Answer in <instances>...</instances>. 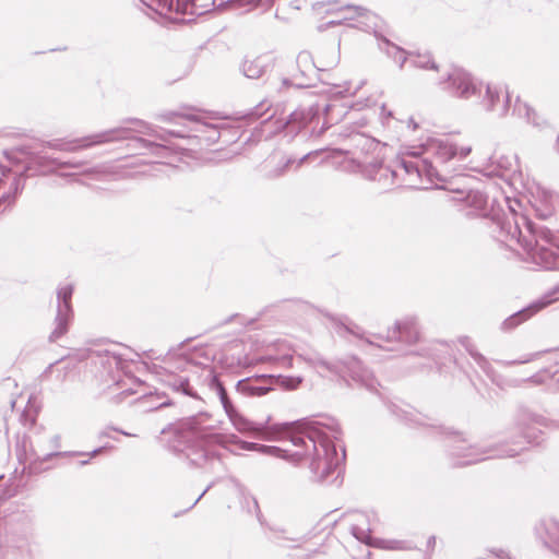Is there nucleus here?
Listing matches in <instances>:
<instances>
[{
    "label": "nucleus",
    "mask_w": 559,
    "mask_h": 559,
    "mask_svg": "<svg viewBox=\"0 0 559 559\" xmlns=\"http://www.w3.org/2000/svg\"><path fill=\"white\" fill-rule=\"evenodd\" d=\"M72 294L73 286L70 284L60 286L57 290V314L55 318V329L49 336L51 342H56L68 332V328L73 316L71 307Z\"/></svg>",
    "instance_id": "1a4fd4ad"
},
{
    "label": "nucleus",
    "mask_w": 559,
    "mask_h": 559,
    "mask_svg": "<svg viewBox=\"0 0 559 559\" xmlns=\"http://www.w3.org/2000/svg\"><path fill=\"white\" fill-rule=\"evenodd\" d=\"M346 331H348L349 333H353L357 336H359L358 332L357 331H354L353 329H350L349 326H345Z\"/></svg>",
    "instance_id": "09e8293b"
},
{
    "label": "nucleus",
    "mask_w": 559,
    "mask_h": 559,
    "mask_svg": "<svg viewBox=\"0 0 559 559\" xmlns=\"http://www.w3.org/2000/svg\"><path fill=\"white\" fill-rule=\"evenodd\" d=\"M407 126H408L409 128H412L414 131H415V130L417 129V127H418V126H417V123L414 121V119H413V118H409V119L407 120Z\"/></svg>",
    "instance_id": "c03bdc74"
},
{
    "label": "nucleus",
    "mask_w": 559,
    "mask_h": 559,
    "mask_svg": "<svg viewBox=\"0 0 559 559\" xmlns=\"http://www.w3.org/2000/svg\"><path fill=\"white\" fill-rule=\"evenodd\" d=\"M210 385H211V389L219 397V401H221L226 414H229L230 412H233L235 409V407L233 406L231 402L229 401V399L227 396V392H226L225 388L223 386V384L216 378H213L211 380Z\"/></svg>",
    "instance_id": "c756f323"
},
{
    "label": "nucleus",
    "mask_w": 559,
    "mask_h": 559,
    "mask_svg": "<svg viewBox=\"0 0 559 559\" xmlns=\"http://www.w3.org/2000/svg\"><path fill=\"white\" fill-rule=\"evenodd\" d=\"M388 340H397L407 344L417 343L420 340L418 319L415 316H407L396 321L393 329L388 331Z\"/></svg>",
    "instance_id": "f3484780"
},
{
    "label": "nucleus",
    "mask_w": 559,
    "mask_h": 559,
    "mask_svg": "<svg viewBox=\"0 0 559 559\" xmlns=\"http://www.w3.org/2000/svg\"><path fill=\"white\" fill-rule=\"evenodd\" d=\"M134 129L119 127L104 132H99L71 142L51 141L47 142V146L53 150L74 152L76 150L91 147L94 145L110 143L130 138V132Z\"/></svg>",
    "instance_id": "6e6552de"
},
{
    "label": "nucleus",
    "mask_w": 559,
    "mask_h": 559,
    "mask_svg": "<svg viewBox=\"0 0 559 559\" xmlns=\"http://www.w3.org/2000/svg\"><path fill=\"white\" fill-rule=\"evenodd\" d=\"M163 382L167 386L171 388L174 391L182 392L189 396H193V397L195 396V394L193 393V391L191 390V388L189 385L188 378H186L181 374H175L173 372H169V373L165 374V377L163 378Z\"/></svg>",
    "instance_id": "cd10ccee"
},
{
    "label": "nucleus",
    "mask_w": 559,
    "mask_h": 559,
    "mask_svg": "<svg viewBox=\"0 0 559 559\" xmlns=\"http://www.w3.org/2000/svg\"><path fill=\"white\" fill-rule=\"evenodd\" d=\"M536 532L547 547L559 549V522L552 519L544 520Z\"/></svg>",
    "instance_id": "393cba45"
},
{
    "label": "nucleus",
    "mask_w": 559,
    "mask_h": 559,
    "mask_svg": "<svg viewBox=\"0 0 559 559\" xmlns=\"http://www.w3.org/2000/svg\"><path fill=\"white\" fill-rule=\"evenodd\" d=\"M366 342H367L368 344H370V345H373V342H372V341H370V340H366Z\"/></svg>",
    "instance_id": "5fc2aeb1"
},
{
    "label": "nucleus",
    "mask_w": 559,
    "mask_h": 559,
    "mask_svg": "<svg viewBox=\"0 0 559 559\" xmlns=\"http://www.w3.org/2000/svg\"><path fill=\"white\" fill-rule=\"evenodd\" d=\"M262 0H228L224 5L230 9L247 8V11L259 5Z\"/></svg>",
    "instance_id": "72a5a7b5"
},
{
    "label": "nucleus",
    "mask_w": 559,
    "mask_h": 559,
    "mask_svg": "<svg viewBox=\"0 0 559 559\" xmlns=\"http://www.w3.org/2000/svg\"><path fill=\"white\" fill-rule=\"evenodd\" d=\"M292 425V433L304 436L305 443L295 445V451L270 445L269 454L276 457H290L299 461L304 457H310V469L318 480H326L341 465L345 457L342 450L340 454L333 440H337L341 435L338 424L332 418L323 420H312L305 423H289Z\"/></svg>",
    "instance_id": "f03ea898"
},
{
    "label": "nucleus",
    "mask_w": 559,
    "mask_h": 559,
    "mask_svg": "<svg viewBox=\"0 0 559 559\" xmlns=\"http://www.w3.org/2000/svg\"><path fill=\"white\" fill-rule=\"evenodd\" d=\"M152 11L156 12L160 16L168 19L171 22H183V19H179L178 15L182 14H194L195 4L194 0H140Z\"/></svg>",
    "instance_id": "9d476101"
},
{
    "label": "nucleus",
    "mask_w": 559,
    "mask_h": 559,
    "mask_svg": "<svg viewBox=\"0 0 559 559\" xmlns=\"http://www.w3.org/2000/svg\"><path fill=\"white\" fill-rule=\"evenodd\" d=\"M513 115L539 130L548 126V120L544 116L538 114L528 103L520 98H516Z\"/></svg>",
    "instance_id": "5701e85b"
},
{
    "label": "nucleus",
    "mask_w": 559,
    "mask_h": 559,
    "mask_svg": "<svg viewBox=\"0 0 559 559\" xmlns=\"http://www.w3.org/2000/svg\"><path fill=\"white\" fill-rule=\"evenodd\" d=\"M61 445V438L59 435H52L49 437H40L36 441V445L34 448V452L38 457H43L44 461L53 457V456H67V455H75L76 453L71 452H58L56 451Z\"/></svg>",
    "instance_id": "4be33fe9"
},
{
    "label": "nucleus",
    "mask_w": 559,
    "mask_h": 559,
    "mask_svg": "<svg viewBox=\"0 0 559 559\" xmlns=\"http://www.w3.org/2000/svg\"><path fill=\"white\" fill-rule=\"evenodd\" d=\"M210 486L195 499V501L193 502L192 506L197 504L198 501H200V499L205 495V492L209 490Z\"/></svg>",
    "instance_id": "de8ad7c7"
},
{
    "label": "nucleus",
    "mask_w": 559,
    "mask_h": 559,
    "mask_svg": "<svg viewBox=\"0 0 559 559\" xmlns=\"http://www.w3.org/2000/svg\"><path fill=\"white\" fill-rule=\"evenodd\" d=\"M544 418L527 412H522L516 419V430L521 433L519 440L513 441L512 447L498 445L495 448H477L474 445H465V441L461 440L459 445L452 450L453 455L460 459V464L467 465L491 457H513L518 455L524 448L525 443H530L534 438V433L530 431V424L543 425Z\"/></svg>",
    "instance_id": "20e7f679"
},
{
    "label": "nucleus",
    "mask_w": 559,
    "mask_h": 559,
    "mask_svg": "<svg viewBox=\"0 0 559 559\" xmlns=\"http://www.w3.org/2000/svg\"><path fill=\"white\" fill-rule=\"evenodd\" d=\"M338 52L336 49H329V58L313 56L310 51H300L296 63L301 74L305 76L314 75L317 71H324L334 67L338 62Z\"/></svg>",
    "instance_id": "ddd939ff"
},
{
    "label": "nucleus",
    "mask_w": 559,
    "mask_h": 559,
    "mask_svg": "<svg viewBox=\"0 0 559 559\" xmlns=\"http://www.w3.org/2000/svg\"><path fill=\"white\" fill-rule=\"evenodd\" d=\"M379 48L382 51H384L390 58H392L394 61H396L399 63L400 68H402L404 66V63L408 60V57H409V61L415 68L437 69L436 63L432 61L429 53H424V55L409 53L407 56V53L404 49L392 44L386 38H381V40L379 43Z\"/></svg>",
    "instance_id": "f8f14e48"
},
{
    "label": "nucleus",
    "mask_w": 559,
    "mask_h": 559,
    "mask_svg": "<svg viewBox=\"0 0 559 559\" xmlns=\"http://www.w3.org/2000/svg\"><path fill=\"white\" fill-rule=\"evenodd\" d=\"M176 118H181L190 122L191 127L187 128V132H195V136L204 138V140H206L207 142H215L219 138L218 127L216 124H212L204 121L203 118L199 115L177 111H169L160 115V119L168 122H175ZM136 124L139 126V128L134 129L135 132L156 136L162 141H166L168 135L176 138L188 136L186 130H168L158 134L151 126L146 124L143 121H138Z\"/></svg>",
    "instance_id": "39448f33"
},
{
    "label": "nucleus",
    "mask_w": 559,
    "mask_h": 559,
    "mask_svg": "<svg viewBox=\"0 0 559 559\" xmlns=\"http://www.w3.org/2000/svg\"><path fill=\"white\" fill-rule=\"evenodd\" d=\"M556 374H557L556 371L550 373L547 370H542V371L535 373L530 379H527V381L532 382L533 384H543V383H546L547 380H555L556 382L559 383V378H556Z\"/></svg>",
    "instance_id": "473e14b6"
},
{
    "label": "nucleus",
    "mask_w": 559,
    "mask_h": 559,
    "mask_svg": "<svg viewBox=\"0 0 559 559\" xmlns=\"http://www.w3.org/2000/svg\"><path fill=\"white\" fill-rule=\"evenodd\" d=\"M318 366H321L330 371L341 373L343 377L347 374L354 381L361 383L370 391L377 390L378 382L373 378L372 373L367 370L358 359L354 357L350 358V360L346 362L342 368L338 366L330 365L324 360H319Z\"/></svg>",
    "instance_id": "9b49d317"
},
{
    "label": "nucleus",
    "mask_w": 559,
    "mask_h": 559,
    "mask_svg": "<svg viewBox=\"0 0 559 559\" xmlns=\"http://www.w3.org/2000/svg\"><path fill=\"white\" fill-rule=\"evenodd\" d=\"M448 88L461 98H469L479 91L471 75L462 69L454 68L448 73Z\"/></svg>",
    "instance_id": "dca6fc26"
},
{
    "label": "nucleus",
    "mask_w": 559,
    "mask_h": 559,
    "mask_svg": "<svg viewBox=\"0 0 559 559\" xmlns=\"http://www.w3.org/2000/svg\"><path fill=\"white\" fill-rule=\"evenodd\" d=\"M320 111L319 106H309L307 108H299L292 112L285 121L284 129L287 134H296L307 123L311 122Z\"/></svg>",
    "instance_id": "412c9836"
},
{
    "label": "nucleus",
    "mask_w": 559,
    "mask_h": 559,
    "mask_svg": "<svg viewBox=\"0 0 559 559\" xmlns=\"http://www.w3.org/2000/svg\"><path fill=\"white\" fill-rule=\"evenodd\" d=\"M522 225L526 227L528 233H532V225L524 216H518L515 213H512L511 216H507L500 223V231L501 235L504 236V241H515L521 243L532 255V258L536 261H539L546 269L557 267L558 262L556 254L551 249L545 248L543 245H539L537 241L533 246L530 240L526 239V236L523 235Z\"/></svg>",
    "instance_id": "423d86ee"
},
{
    "label": "nucleus",
    "mask_w": 559,
    "mask_h": 559,
    "mask_svg": "<svg viewBox=\"0 0 559 559\" xmlns=\"http://www.w3.org/2000/svg\"><path fill=\"white\" fill-rule=\"evenodd\" d=\"M270 63L271 57L266 55L247 59L242 63V72L249 79H259L266 71Z\"/></svg>",
    "instance_id": "a878e982"
},
{
    "label": "nucleus",
    "mask_w": 559,
    "mask_h": 559,
    "mask_svg": "<svg viewBox=\"0 0 559 559\" xmlns=\"http://www.w3.org/2000/svg\"><path fill=\"white\" fill-rule=\"evenodd\" d=\"M557 145H558V148H559V134L557 136Z\"/></svg>",
    "instance_id": "13d9d810"
},
{
    "label": "nucleus",
    "mask_w": 559,
    "mask_h": 559,
    "mask_svg": "<svg viewBox=\"0 0 559 559\" xmlns=\"http://www.w3.org/2000/svg\"><path fill=\"white\" fill-rule=\"evenodd\" d=\"M471 152V145H459L450 138L428 139L419 148L409 151L406 154L407 157L401 159L396 169L380 165L377 170L378 177L373 179L383 180L384 189L392 187L395 178L400 177H402V185L408 188L427 189L426 183H429L440 189L444 180L429 158L435 157L438 163L445 164L454 158L462 160Z\"/></svg>",
    "instance_id": "f257e3e1"
},
{
    "label": "nucleus",
    "mask_w": 559,
    "mask_h": 559,
    "mask_svg": "<svg viewBox=\"0 0 559 559\" xmlns=\"http://www.w3.org/2000/svg\"><path fill=\"white\" fill-rule=\"evenodd\" d=\"M274 381L287 390H294L298 388V385L302 382V379L300 377L278 376L275 377Z\"/></svg>",
    "instance_id": "2f4dec72"
},
{
    "label": "nucleus",
    "mask_w": 559,
    "mask_h": 559,
    "mask_svg": "<svg viewBox=\"0 0 559 559\" xmlns=\"http://www.w3.org/2000/svg\"><path fill=\"white\" fill-rule=\"evenodd\" d=\"M540 199L546 204L545 213H543L542 215L544 217H547L548 215L551 214V212L559 204V195L556 194L552 191L542 190L540 191Z\"/></svg>",
    "instance_id": "7c9ffc66"
},
{
    "label": "nucleus",
    "mask_w": 559,
    "mask_h": 559,
    "mask_svg": "<svg viewBox=\"0 0 559 559\" xmlns=\"http://www.w3.org/2000/svg\"><path fill=\"white\" fill-rule=\"evenodd\" d=\"M32 163L39 167H79L81 164H71V163H61L56 158L48 157L41 153H33L32 154Z\"/></svg>",
    "instance_id": "c85d7f7f"
},
{
    "label": "nucleus",
    "mask_w": 559,
    "mask_h": 559,
    "mask_svg": "<svg viewBox=\"0 0 559 559\" xmlns=\"http://www.w3.org/2000/svg\"><path fill=\"white\" fill-rule=\"evenodd\" d=\"M15 200H16L15 194H12V192H8L0 198L1 204L8 203V205H10V206H12L15 203Z\"/></svg>",
    "instance_id": "c9c22d12"
},
{
    "label": "nucleus",
    "mask_w": 559,
    "mask_h": 559,
    "mask_svg": "<svg viewBox=\"0 0 559 559\" xmlns=\"http://www.w3.org/2000/svg\"><path fill=\"white\" fill-rule=\"evenodd\" d=\"M555 293H556V290L544 295L542 298L533 301L526 308H524V309L518 311L516 313H513L509 318H507L501 323V330L510 331V330L514 329L515 326H518L522 322L526 321L527 319H530L532 316H534L542 309H544L547 306H549L550 304H552L555 300H557V298L552 297Z\"/></svg>",
    "instance_id": "a211bd4d"
},
{
    "label": "nucleus",
    "mask_w": 559,
    "mask_h": 559,
    "mask_svg": "<svg viewBox=\"0 0 559 559\" xmlns=\"http://www.w3.org/2000/svg\"><path fill=\"white\" fill-rule=\"evenodd\" d=\"M22 191V187L20 185V180L19 179H15L13 185H12V194H15V198L17 197V194Z\"/></svg>",
    "instance_id": "a19ab883"
},
{
    "label": "nucleus",
    "mask_w": 559,
    "mask_h": 559,
    "mask_svg": "<svg viewBox=\"0 0 559 559\" xmlns=\"http://www.w3.org/2000/svg\"><path fill=\"white\" fill-rule=\"evenodd\" d=\"M138 141L140 143H142L145 147L156 148V150H165L166 148V146H164V145L154 144V143L148 142V141L144 140V139H138Z\"/></svg>",
    "instance_id": "4c0bfd02"
},
{
    "label": "nucleus",
    "mask_w": 559,
    "mask_h": 559,
    "mask_svg": "<svg viewBox=\"0 0 559 559\" xmlns=\"http://www.w3.org/2000/svg\"><path fill=\"white\" fill-rule=\"evenodd\" d=\"M538 355H539L538 353L528 354V355L522 357L519 360H512V361L499 360L498 364L501 365V366L526 364V362L535 360L538 357Z\"/></svg>",
    "instance_id": "f704fd0d"
},
{
    "label": "nucleus",
    "mask_w": 559,
    "mask_h": 559,
    "mask_svg": "<svg viewBox=\"0 0 559 559\" xmlns=\"http://www.w3.org/2000/svg\"><path fill=\"white\" fill-rule=\"evenodd\" d=\"M501 557V559H511L507 554H504L503 551H501V555H499Z\"/></svg>",
    "instance_id": "3c124183"
},
{
    "label": "nucleus",
    "mask_w": 559,
    "mask_h": 559,
    "mask_svg": "<svg viewBox=\"0 0 559 559\" xmlns=\"http://www.w3.org/2000/svg\"><path fill=\"white\" fill-rule=\"evenodd\" d=\"M87 463H88V461H83L81 464H82V465H85V464H87Z\"/></svg>",
    "instance_id": "052dcab7"
},
{
    "label": "nucleus",
    "mask_w": 559,
    "mask_h": 559,
    "mask_svg": "<svg viewBox=\"0 0 559 559\" xmlns=\"http://www.w3.org/2000/svg\"><path fill=\"white\" fill-rule=\"evenodd\" d=\"M440 189L453 192L455 194L453 198L455 201H462L467 207L472 209L471 214L483 211L487 204L486 195L478 190L454 187L452 182L440 186Z\"/></svg>",
    "instance_id": "6ab92c4d"
},
{
    "label": "nucleus",
    "mask_w": 559,
    "mask_h": 559,
    "mask_svg": "<svg viewBox=\"0 0 559 559\" xmlns=\"http://www.w3.org/2000/svg\"><path fill=\"white\" fill-rule=\"evenodd\" d=\"M331 48L336 49L334 46L321 48L316 52V56H320L321 58H329V49H331Z\"/></svg>",
    "instance_id": "ea45409f"
},
{
    "label": "nucleus",
    "mask_w": 559,
    "mask_h": 559,
    "mask_svg": "<svg viewBox=\"0 0 559 559\" xmlns=\"http://www.w3.org/2000/svg\"><path fill=\"white\" fill-rule=\"evenodd\" d=\"M270 445L259 444L258 452L267 455Z\"/></svg>",
    "instance_id": "37998d69"
},
{
    "label": "nucleus",
    "mask_w": 559,
    "mask_h": 559,
    "mask_svg": "<svg viewBox=\"0 0 559 559\" xmlns=\"http://www.w3.org/2000/svg\"><path fill=\"white\" fill-rule=\"evenodd\" d=\"M120 432L123 433L124 436H131L130 433L124 432V431H120Z\"/></svg>",
    "instance_id": "4d7b16f0"
},
{
    "label": "nucleus",
    "mask_w": 559,
    "mask_h": 559,
    "mask_svg": "<svg viewBox=\"0 0 559 559\" xmlns=\"http://www.w3.org/2000/svg\"><path fill=\"white\" fill-rule=\"evenodd\" d=\"M355 523L352 524L350 532L361 543L379 547L382 549H403V542L400 540H386V539H373L370 535L371 530L369 521L366 514L357 513Z\"/></svg>",
    "instance_id": "2eb2a0df"
},
{
    "label": "nucleus",
    "mask_w": 559,
    "mask_h": 559,
    "mask_svg": "<svg viewBox=\"0 0 559 559\" xmlns=\"http://www.w3.org/2000/svg\"><path fill=\"white\" fill-rule=\"evenodd\" d=\"M252 501H253L254 507L258 509V502L254 499Z\"/></svg>",
    "instance_id": "6e6d98bb"
},
{
    "label": "nucleus",
    "mask_w": 559,
    "mask_h": 559,
    "mask_svg": "<svg viewBox=\"0 0 559 559\" xmlns=\"http://www.w3.org/2000/svg\"><path fill=\"white\" fill-rule=\"evenodd\" d=\"M317 154H318V152L309 153V154L305 155V156H304L302 158H300V160L298 162V166H300V165L304 163V160H306L307 158H310L311 156L317 155Z\"/></svg>",
    "instance_id": "a18cd8bd"
},
{
    "label": "nucleus",
    "mask_w": 559,
    "mask_h": 559,
    "mask_svg": "<svg viewBox=\"0 0 559 559\" xmlns=\"http://www.w3.org/2000/svg\"><path fill=\"white\" fill-rule=\"evenodd\" d=\"M460 343L468 350L469 355L476 361V364L486 372V374L499 386H502V383L497 379L492 368L488 360L478 352L474 349L471 344V341L467 336H464L460 340Z\"/></svg>",
    "instance_id": "bb28decb"
},
{
    "label": "nucleus",
    "mask_w": 559,
    "mask_h": 559,
    "mask_svg": "<svg viewBox=\"0 0 559 559\" xmlns=\"http://www.w3.org/2000/svg\"><path fill=\"white\" fill-rule=\"evenodd\" d=\"M417 423H418L419 425H427L426 423H424V421H419V420H418Z\"/></svg>",
    "instance_id": "bf43d9fd"
},
{
    "label": "nucleus",
    "mask_w": 559,
    "mask_h": 559,
    "mask_svg": "<svg viewBox=\"0 0 559 559\" xmlns=\"http://www.w3.org/2000/svg\"><path fill=\"white\" fill-rule=\"evenodd\" d=\"M259 443L241 441V449L247 451H258Z\"/></svg>",
    "instance_id": "58836bf2"
},
{
    "label": "nucleus",
    "mask_w": 559,
    "mask_h": 559,
    "mask_svg": "<svg viewBox=\"0 0 559 559\" xmlns=\"http://www.w3.org/2000/svg\"><path fill=\"white\" fill-rule=\"evenodd\" d=\"M274 376H269L255 380H241L237 384V390L249 396H262L271 391V383L274 382Z\"/></svg>",
    "instance_id": "b1692460"
},
{
    "label": "nucleus",
    "mask_w": 559,
    "mask_h": 559,
    "mask_svg": "<svg viewBox=\"0 0 559 559\" xmlns=\"http://www.w3.org/2000/svg\"><path fill=\"white\" fill-rule=\"evenodd\" d=\"M168 404H169V403H168L167 401H164V402L159 403V404H158V406H156V408H158V407H163V406H166V405H168Z\"/></svg>",
    "instance_id": "603ef678"
},
{
    "label": "nucleus",
    "mask_w": 559,
    "mask_h": 559,
    "mask_svg": "<svg viewBox=\"0 0 559 559\" xmlns=\"http://www.w3.org/2000/svg\"><path fill=\"white\" fill-rule=\"evenodd\" d=\"M342 12L345 13L344 16L336 20H331L328 22V25L334 26L340 25L344 21H353L356 20L357 23L354 25L355 27L361 28L366 32H373L377 34V29L379 28L380 19L374 13L368 11L362 7H353L347 5L342 9Z\"/></svg>",
    "instance_id": "4468645a"
},
{
    "label": "nucleus",
    "mask_w": 559,
    "mask_h": 559,
    "mask_svg": "<svg viewBox=\"0 0 559 559\" xmlns=\"http://www.w3.org/2000/svg\"><path fill=\"white\" fill-rule=\"evenodd\" d=\"M436 543V538L433 536H431L429 539H428V546H432L435 545Z\"/></svg>",
    "instance_id": "8fccbe9b"
},
{
    "label": "nucleus",
    "mask_w": 559,
    "mask_h": 559,
    "mask_svg": "<svg viewBox=\"0 0 559 559\" xmlns=\"http://www.w3.org/2000/svg\"><path fill=\"white\" fill-rule=\"evenodd\" d=\"M293 163L292 159H287L281 168L274 170V171H270L269 176L270 177H278L281 176L282 174H284L285 169L289 166V164Z\"/></svg>",
    "instance_id": "e433bc0d"
},
{
    "label": "nucleus",
    "mask_w": 559,
    "mask_h": 559,
    "mask_svg": "<svg viewBox=\"0 0 559 559\" xmlns=\"http://www.w3.org/2000/svg\"><path fill=\"white\" fill-rule=\"evenodd\" d=\"M102 451H103V448H98V449H96V450L92 451L88 455H90L91 457H93V456H96V455H97L98 453H100Z\"/></svg>",
    "instance_id": "49530a36"
},
{
    "label": "nucleus",
    "mask_w": 559,
    "mask_h": 559,
    "mask_svg": "<svg viewBox=\"0 0 559 559\" xmlns=\"http://www.w3.org/2000/svg\"><path fill=\"white\" fill-rule=\"evenodd\" d=\"M206 419L204 415L188 418L181 425L179 442L183 447H175L182 452L192 465L203 466L206 462L212 465H222L221 459L215 450L217 445L225 443V436L209 431L203 423Z\"/></svg>",
    "instance_id": "7ed1b4c3"
},
{
    "label": "nucleus",
    "mask_w": 559,
    "mask_h": 559,
    "mask_svg": "<svg viewBox=\"0 0 559 559\" xmlns=\"http://www.w3.org/2000/svg\"><path fill=\"white\" fill-rule=\"evenodd\" d=\"M509 100L508 91H502L497 86H486L483 105L488 111H496L500 117L506 116L509 108Z\"/></svg>",
    "instance_id": "aec40b11"
},
{
    "label": "nucleus",
    "mask_w": 559,
    "mask_h": 559,
    "mask_svg": "<svg viewBox=\"0 0 559 559\" xmlns=\"http://www.w3.org/2000/svg\"><path fill=\"white\" fill-rule=\"evenodd\" d=\"M227 415L234 427L240 432H261L266 440H289L295 445L299 443L306 444L304 436L292 433L290 424H275L271 426H266V424L258 425L245 418L236 409Z\"/></svg>",
    "instance_id": "0eeeda50"
},
{
    "label": "nucleus",
    "mask_w": 559,
    "mask_h": 559,
    "mask_svg": "<svg viewBox=\"0 0 559 559\" xmlns=\"http://www.w3.org/2000/svg\"><path fill=\"white\" fill-rule=\"evenodd\" d=\"M292 361H293L292 356H284L281 358V365L283 367H287V368L292 367Z\"/></svg>",
    "instance_id": "79ce46f5"
},
{
    "label": "nucleus",
    "mask_w": 559,
    "mask_h": 559,
    "mask_svg": "<svg viewBox=\"0 0 559 559\" xmlns=\"http://www.w3.org/2000/svg\"><path fill=\"white\" fill-rule=\"evenodd\" d=\"M277 533H278V532H277V531H275V536H274V538L280 543L281 536H280Z\"/></svg>",
    "instance_id": "864d4df0"
}]
</instances>
